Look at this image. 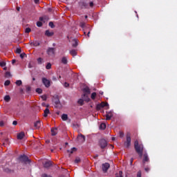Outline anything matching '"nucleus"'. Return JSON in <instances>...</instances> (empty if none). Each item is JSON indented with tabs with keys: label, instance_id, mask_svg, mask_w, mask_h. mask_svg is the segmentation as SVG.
I'll list each match as a JSON object with an SVG mask.
<instances>
[{
	"label": "nucleus",
	"instance_id": "nucleus-4",
	"mask_svg": "<svg viewBox=\"0 0 177 177\" xmlns=\"http://www.w3.org/2000/svg\"><path fill=\"white\" fill-rule=\"evenodd\" d=\"M42 82L44 84V85L46 86V88H49V86H50V80L43 77L42 78Z\"/></svg>",
	"mask_w": 177,
	"mask_h": 177
},
{
	"label": "nucleus",
	"instance_id": "nucleus-15",
	"mask_svg": "<svg viewBox=\"0 0 177 177\" xmlns=\"http://www.w3.org/2000/svg\"><path fill=\"white\" fill-rule=\"evenodd\" d=\"M143 156H144L143 162H149V156H147V153H144Z\"/></svg>",
	"mask_w": 177,
	"mask_h": 177
},
{
	"label": "nucleus",
	"instance_id": "nucleus-35",
	"mask_svg": "<svg viewBox=\"0 0 177 177\" xmlns=\"http://www.w3.org/2000/svg\"><path fill=\"white\" fill-rule=\"evenodd\" d=\"M78 103H79V104H81L82 106V104H84V99L79 100Z\"/></svg>",
	"mask_w": 177,
	"mask_h": 177
},
{
	"label": "nucleus",
	"instance_id": "nucleus-23",
	"mask_svg": "<svg viewBox=\"0 0 177 177\" xmlns=\"http://www.w3.org/2000/svg\"><path fill=\"white\" fill-rule=\"evenodd\" d=\"M49 114V109L46 108V110H44V117H48V115Z\"/></svg>",
	"mask_w": 177,
	"mask_h": 177
},
{
	"label": "nucleus",
	"instance_id": "nucleus-5",
	"mask_svg": "<svg viewBox=\"0 0 177 177\" xmlns=\"http://www.w3.org/2000/svg\"><path fill=\"white\" fill-rule=\"evenodd\" d=\"M99 145L101 149H104V147H107V141H106L104 139H102L100 140Z\"/></svg>",
	"mask_w": 177,
	"mask_h": 177
},
{
	"label": "nucleus",
	"instance_id": "nucleus-46",
	"mask_svg": "<svg viewBox=\"0 0 177 177\" xmlns=\"http://www.w3.org/2000/svg\"><path fill=\"white\" fill-rule=\"evenodd\" d=\"M4 124L5 123L3 122V121L0 122V127H3Z\"/></svg>",
	"mask_w": 177,
	"mask_h": 177
},
{
	"label": "nucleus",
	"instance_id": "nucleus-22",
	"mask_svg": "<svg viewBox=\"0 0 177 177\" xmlns=\"http://www.w3.org/2000/svg\"><path fill=\"white\" fill-rule=\"evenodd\" d=\"M62 63H63V64H67V57H62Z\"/></svg>",
	"mask_w": 177,
	"mask_h": 177
},
{
	"label": "nucleus",
	"instance_id": "nucleus-49",
	"mask_svg": "<svg viewBox=\"0 0 177 177\" xmlns=\"http://www.w3.org/2000/svg\"><path fill=\"white\" fill-rule=\"evenodd\" d=\"M17 124V121H13L12 124L16 125Z\"/></svg>",
	"mask_w": 177,
	"mask_h": 177
},
{
	"label": "nucleus",
	"instance_id": "nucleus-45",
	"mask_svg": "<svg viewBox=\"0 0 177 177\" xmlns=\"http://www.w3.org/2000/svg\"><path fill=\"white\" fill-rule=\"evenodd\" d=\"M6 77H10V72H6Z\"/></svg>",
	"mask_w": 177,
	"mask_h": 177
},
{
	"label": "nucleus",
	"instance_id": "nucleus-34",
	"mask_svg": "<svg viewBox=\"0 0 177 177\" xmlns=\"http://www.w3.org/2000/svg\"><path fill=\"white\" fill-rule=\"evenodd\" d=\"M96 97V93H93L91 94V99H93V100H94V99Z\"/></svg>",
	"mask_w": 177,
	"mask_h": 177
},
{
	"label": "nucleus",
	"instance_id": "nucleus-14",
	"mask_svg": "<svg viewBox=\"0 0 177 177\" xmlns=\"http://www.w3.org/2000/svg\"><path fill=\"white\" fill-rule=\"evenodd\" d=\"M82 99H83V100H85V102H89V100H90L89 97H88V94L87 93H84L82 95Z\"/></svg>",
	"mask_w": 177,
	"mask_h": 177
},
{
	"label": "nucleus",
	"instance_id": "nucleus-27",
	"mask_svg": "<svg viewBox=\"0 0 177 177\" xmlns=\"http://www.w3.org/2000/svg\"><path fill=\"white\" fill-rule=\"evenodd\" d=\"M100 129H106V124L102 123L100 126Z\"/></svg>",
	"mask_w": 177,
	"mask_h": 177
},
{
	"label": "nucleus",
	"instance_id": "nucleus-50",
	"mask_svg": "<svg viewBox=\"0 0 177 177\" xmlns=\"http://www.w3.org/2000/svg\"><path fill=\"white\" fill-rule=\"evenodd\" d=\"M12 64H15V63H16V59H12Z\"/></svg>",
	"mask_w": 177,
	"mask_h": 177
},
{
	"label": "nucleus",
	"instance_id": "nucleus-53",
	"mask_svg": "<svg viewBox=\"0 0 177 177\" xmlns=\"http://www.w3.org/2000/svg\"><path fill=\"white\" fill-rule=\"evenodd\" d=\"M39 2V0H35V3H38Z\"/></svg>",
	"mask_w": 177,
	"mask_h": 177
},
{
	"label": "nucleus",
	"instance_id": "nucleus-24",
	"mask_svg": "<svg viewBox=\"0 0 177 177\" xmlns=\"http://www.w3.org/2000/svg\"><path fill=\"white\" fill-rule=\"evenodd\" d=\"M84 92H85V93H86L88 95V93H91V91L89 90V88L86 87L84 88Z\"/></svg>",
	"mask_w": 177,
	"mask_h": 177
},
{
	"label": "nucleus",
	"instance_id": "nucleus-33",
	"mask_svg": "<svg viewBox=\"0 0 177 177\" xmlns=\"http://www.w3.org/2000/svg\"><path fill=\"white\" fill-rule=\"evenodd\" d=\"M25 32H26V33L31 32V28H26L25 29Z\"/></svg>",
	"mask_w": 177,
	"mask_h": 177
},
{
	"label": "nucleus",
	"instance_id": "nucleus-1",
	"mask_svg": "<svg viewBox=\"0 0 177 177\" xmlns=\"http://www.w3.org/2000/svg\"><path fill=\"white\" fill-rule=\"evenodd\" d=\"M134 147L136 149V151L138 153V154L139 155L140 158H142V157L143 156V149H145L142 144H139V141H138V140H136L134 142Z\"/></svg>",
	"mask_w": 177,
	"mask_h": 177
},
{
	"label": "nucleus",
	"instance_id": "nucleus-42",
	"mask_svg": "<svg viewBox=\"0 0 177 177\" xmlns=\"http://www.w3.org/2000/svg\"><path fill=\"white\" fill-rule=\"evenodd\" d=\"M26 56V53H21V55H20V58L21 59H24V57Z\"/></svg>",
	"mask_w": 177,
	"mask_h": 177
},
{
	"label": "nucleus",
	"instance_id": "nucleus-62",
	"mask_svg": "<svg viewBox=\"0 0 177 177\" xmlns=\"http://www.w3.org/2000/svg\"><path fill=\"white\" fill-rule=\"evenodd\" d=\"M29 68H31V65L29 64Z\"/></svg>",
	"mask_w": 177,
	"mask_h": 177
},
{
	"label": "nucleus",
	"instance_id": "nucleus-12",
	"mask_svg": "<svg viewBox=\"0 0 177 177\" xmlns=\"http://www.w3.org/2000/svg\"><path fill=\"white\" fill-rule=\"evenodd\" d=\"M111 117H113V112H108L106 115V120H111Z\"/></svg>",
	"mask_w": 177,
	"mask_h": 177
},
{
	"label": "nucleus",
	"instance_id": "nucleus-52",
	"mask_svg": "<svg viewBox=\"0 0 177 177\" xmlns=\"http://www.w3.org/2000/svg\"><path fill=\"white\" fill-rule=\"evenodd\" d=\"M145 171H146L147 172H149V171H150V169H149V168H145Z\"/></svg>",
	"mask_w": 177,
	"mask_h": 177
},
{
	"label": "nucleus",
	"instance_id": "nucleus-43",
	"mask_svg": "<svg viewBox=\"0 0 177 177\" xmlns=\"http://www.w3.org/2000/svg\"><path fill=\"white\" fill-rule=\"evenodd\" d=\"M80 27H82V28H84V27H85V24L84 22H80Z\"/></svg>",
	"mask_w": 177,
	"mask_h": 177
},
{
	"label": "nucleus",
	"instance_id": "nucleus-38",
	"mask_svg": "<svg viewBox=\"0 0 177 177\" xmlns=\"http://www.w3.org/2000/svg\"><path fill=\"white\" fill-rule=\"evenodd\" d=\"M36 92H37V93H42V89H41V88H37V89H36Z\"/></svg>",
	"mask_w": 177,
	"mask_h": 177
},
{
	"label": "nucleus",
	"instance_id": "nucleus-28",
	"mask_svg": "<svg viewBox=\"0 0 177 177\" xmlns=\"http://www.w3.org/2000/svg\"><path fill=\"white\" fill-rule=\"evenodd\" d=\"M30 45H33V46H39V43L38 41H36V42H32L30 43Z\"/></svg>",
	"mask_w": 177,
	"mask_h": 177
},
{
	"label": "nucleus",
	"instance_id": "nucleus-20",
	"mask_svg": "<svg viewBox=\"0 0 177 177\" xmlns=\"http://www.w3.org/2000/svg\"><path fill=\"white\" fill-rule=\"evenodd\" d=\"M4 100L5 102H6L7 103H8V102H10V95H6L4 97Z\"/></svg>",
	"mask_w": 177,
	"mask_h": 177
},
{
	"label": "nucleus",
	"instance_id": "nucleus-29",
	"mask_svg": "<svg viewBox=\"0 0 177 177\" xmlns=\"http://www.w3.org/2000/svg\"><path fill=\"white\" fill-rule=\"evenodd\" d=\"M21 84H23V82H21V80H17L16 82V85H17L18 86H20V85H21Z\"/></svg>",
	"mask_w": 177,
	"mask_h": 177
},
{
	"label": "nucleus",
	"instance_id": "nucleus-56",
	"mask_svg": "<svg viewBox=\"0 0 177 177\" xmlns=\"http://www.w3.org/2000/svg\"><path fill=\"white\" fill-rule=\"evenodd\" d=\"M91 34V32H88V34H87V37H89V35Z\"/></svg>",
	"mask_w": 177,
	"mask_h": 177
},
{
	"label": "nucleus",
	"instance_id": "nucleus-13",
	"mask_svg": "<svg viewBox=\"0 0 177 177\" xmlns=\"http://www.w3.org/2000/svg\"><path fill=\"white\" fill-rule=\"evenodd\" d=\"M24 136H25L24 132H21L17 135V139H19V140H21V139H23Z\"/></svg>",
	"mask_w": 177,
	"mask_h": 177
},
{
	"label": "nucleus",
	"instance_id": "nucleus-26",
	"mask_svg": "<svg viewBox=\"0 0 177 177\" xmlns=\"http://www.w3.org/2000/svg\"><path fill=\"white\" fill-rule=\"evenodd\" d=\"M115 177H122V171H120L118 173H116Z\"/></svg>",
	"mask_w": 177,
	"mask_h": 177
},
{
	"label": "nucleus",
	"instance_id": "nucleus-44",
	"mask_svg": "<svg viewBox=\"0 0 177 177\" xmlns=\"http://www.w3.org/2000/svg\"><path fill=\"white\" fill-rule=\"evenodd\" d=\"M70 84H68V83L65 82L64 84V86H65V88H68V86H69Z\"/></svg>",
	"mask_w": 177,
	"mask_h": 177
},
{
	"label": "nucleus",
	"instance_id": "nucleus-9",
	"mask_svg": "<svg viewBox=\"0 0 177 177\" xmlns=\"http://www.w3.org/2000/svg\"><path fill=\"white\" fill-rule=\"evenodd\" d=\"M34 127L36 129H39L41 128V120H37L34 123Z\"/></svg>",
	"mask_w": 177,
	"mask_h": 177
},
{
	"label": "nucleus",
	"instance_id": "nucleus-11",
	"mask_svg": "<svg viewBox=\"0 0 177 177\" xmlns=\"http://www.w3.org/2000/svg\"><path fill=\"white\" fill-rule=\"evenodd\" d=\"M51 135L52 136H56V135H57V129H51Z\"/></svg>",
	"mask_w": 177,
	"mask_h": 177
},
{
	"label": "nucleus",
	"instance_id": "nucleus-32",
	"mask_svg": "<svg viewBox=\"0 0 177 177\" xmlns=\"http://www.w3.org/2000/svg\"><path fill=\"white\" fill-rule=\"evenodd\" d=\"M0 66L1 67H5V66H6V62H0Z\"/></svg>",
	"mask_w": 177,
	"mask_h": 177
},
{
	"label": "nucleus",
	"instance_id": "nucleus-37",
	"mask_svg": "<svg viewBox=\"0 0 177 177\" xmlns=\"http://www.w3.org/2000/svg\"><path fill=\"white\" fill-rule=\"evenodd\" d=\"M49 26L51 28H55V25L53 24V22H50Z\"/></svg>",
	"mask_w": 177,
	"mask_h": 177
},
{
	"label": "nucleus",
	"instance_id": "nucleus-63",
	"mask_svg": "<svg viewBox=\"0 0 177 177\" xmlns=\"http://www.w3.org/2000/svg\"><path fill=\"white\" fill-rule=\"evenodd\" d=\"M101 95H103V92L100 93Z\"/></svg>",
	"mask_w": 177,
	"mask_h": 177
},
{
	"label": "nucleus",
	"instance_id": "nucleus-10",
	"mask_svg": "<svg viewBox=\"0 0 177 177\" xmlns=\"http://www.w3.org/2000/svg\"><path fill=\"white\" fill-rule=\"evenodd\" d=\"M48 55H55V48H50L47 50Z\"/></svg>",
	"mask_w": 177,
	"mask_h": 177
},
{
	"label": "nucleus",
	"instance_id": "nucleus-54",
	"mask_svg": "<svg viewBox=\"0 0 177 177\" xmlns=\"http://www.w3.org/2000/svg\"><path fill=\"white\" fill-rule=\"evenodd\" d=\"M90 6H93V2H90Z\"/></svg>",
	"mask_w": 177,
	"mask_h": 177
},
{
	"label": "nucleus",
	"instance_id": "nucleus-2",
	"mask_svg": "<svg viewBox=\"0 0 177 177\" xmlns=\"http://www.w3.org/2000/svg\"><path fill=\"white\" fill-rule=\"evenodd\" d=\"M124 146L127 149L128 147H129V146H131V133H129L127 134V140H126V142H124Z\"/></svg>",
	"mask_w": 177,
	"mask_h": 177
},
{
	"label": "nucleus",
	"instance_id": "nucleus-64",
	"mask_svg": "<svg viewBox=\"0 0 177 177\" xmlns=\"http://www.w3.org/2000/svg\"><path fill=\"white\" fill-rule=\"evenodd\" d=\"M48 10L50 12V10H50V9H48Z\"/></svg>",
	"mask_w": 177,
	"mask_h": 177
},
{
	"label": "nucleus",
	"instance_id": "nucleus-30",
	"mask_svg": "<svg viewBox=\"0 0 177 177\" xmlns=\"http://www.w3.org/2000/svg\"><path fill=\"white\" fill-rule=\"evenodd\" d=\"M75 164L81 162V159L80 158H76V159L75 160Z\"/></svg>",
	"mask_w": 177,
	"mask_h": 177
},
{
	"label": "nucleus",
	"instance_id": "nucleus-48",
	"mask_svg": "<svg viewBox=\"0 0 177 177\" xmlns=\"http://www.w3.org/2000/svg\"><path fill=\"white\" fill-rule=\"evenodd\" d=\"M43 100H46V95L41 96Z\"/></svg>",
	"mask_w": 177,
	"mask_h": 177
},
{
	"label": "nucleus",
	"instance_id": "nucleus-47",
	"mask_svg": "<svg viewBox=\"0 0 177 177\" xmlns=\"http://www.w3.org/2000/svg\"><path fill=\"white\" fill-rule=\"evenodd\" d=\"M37 62H38V63H42V59H41V58H39V59H37Z\"/></svg>",
	"mask_w": 177,
	"mask_h": 177
},
{
	"label": "nucleus",
	"instance_id": "nucleus-57",
	"mask_svg": "<svg viewBox=\"0 0 177 177\" xmlns=\"http://www.w3.org/2000/svg\"><path fill=\"white\" fill-rule=\"evenodd\" d=\"M3 70L6 71V70H8V68L4 67V68H3Z\"/></svg>",
	"mask_w": 177,
	"mask_h": 177
},
{
	"label": "nucleus",
	"instance_id": "nucleus-25",
	"mask_svg": "<svg viewBox=\"0 0 177 177\" xmlns=\"http://www.w3.org/2000/svg\"><path fill=\"white\" fill-rule=\"evenodd\" d=\"M75 148H73L70 150H68L67 152L69 153V154H73L74 153V151H75Z\"/></svg>",
	"mask_w": 177,
	"mask_h": 177
},
{
	"label": "nucleus",
	"instance_id": "nucleus-18",
	"mask_svg": "<svg viewBox=\"0 0 177 177\" xmlns=\"http://www.w3.org/2000/svg\"><path fill=\"white\" fill-rule=\"evenodd\" d=\"M50 165H52V162H50V161H47L44 163L45 168H49V167H50Z\"/></svg>",
	"mask_w": 177,
	"mask_h": 177
},
{
	"label": "nucleus",
	"instance_id": "nucleus-40",
	"mask_svg": "<svg viewBox=\"0 0 177 177\" xmlns=\"http://www.w3.org/2000/svg\"><path fill=\"white\" fill-rule=\"evenodd\" d=\"M137 177H142V171H139L137 174Z\"/></svg>",
	"mask_w": 177,
	"mask_h": 177
},
{
	"label": "nucleus",
	"instance_id": "nucleus-61",
	"mask_svg": "<svg viewBox=\"0 0 177 177\" xmlns=\"http://www.w3.org/2000/svg\"><path fill=\"white\" fill-rule=\"evenodd\" d=\"M32 81H35V77H33V78H32Z\"/></svg>",
	"mask_w": 177,
	"mask_h": 177
},
{
	"label": "nucleus",
	"instance_id": "nucleus-21",
	"mask_svg": "<svg viewBox=\"0 0 177 177\" xmlns=\"http://www.w3.org/2000/svg\"><path fill=\"white\" fill-rule=\"evenodd\" d=\"M70 54L72 56H77V51L75 50H72L70 51Z\"/></svg>",
	"mask_w": 177,
	"mask_h": 177
},
{
	"label": "nucleus",
	"instance_id": "nucleus-55",
	"mask_svg": "<svg viewBox=\"0 0 177 177\" xmlns=\"http://www.w3.org/2000/svg\"><path fill=\"white\" fill-rule=\"evenodd\" d=\"M39 20H40V21H42V20H44V18L40 17V18H39Z\"/></svg>",
	"mask_w": 177,
	"mask_h": 177
},
{
	"label": "nucleus",
	"instance_id": "nucleus-41",
	"mask_svg": "<svg viewBox=\"0 0 177 177\" xmlns=\"http://www.w3.org/2000/svg\"><path fill=\"white\" fill-rule=\"evenodd\" d=\"M16 53H21V48H17Z\"/></svg>",
	"mask_w": 177,
	"mask_h": 177
},
{
	"label": "nucleus",
	"instance_id": "nucleus-39",
	"mask_svg": "<svg viewBox=\"0 0 177 177\" xmlns=\"http://www.w3.org/2000/svg\"><path fill=\"white\" fill-rule=\"evenodd\" d=\"M51 67H52V64H48L46 65V68H47V70L50 69Z\"/></svg>",
	"mask_w": 177,
	"mask_h": 177
},
{
	"label": "nucleus",
	"instance_id": "nucleus-8",
	"mask_svg": "<svg viewBox=\"0 0 177 177\" xmlns=\"http://www.w3.org/2000/svg\"><path fill=\"white\" fill-rule=\"evenodd\" d=\"M72 44L73 46L75 47L78 45V40L77 39H69V42H73Z\"/></svg>",
	"mask_w": 177,
	"mask_h": 177
},
{
	"label": "nucleus",
	"instance_id": "nucleus-51",
	"mask_svg": "<svg viewBox=\"0 0 177 177\" xmlns=\"http://www.w3.org/2000/svg\"><path fill=\"white\" fill-rule=\"evenodd\" d=\"M120 136L122 138V136H124V133L120 132Z\"/></svg>",
	"mask_w": 177,
	"mask_h": 177
},
{
	"label": "nucleus",
	"instance_id": "nucleus-7",
	"mask_svg": "<svg viewBox=\"0 0 177 177\" xmlns=\"http://www.w3.org/2000/svg\"><path fill=\"white\" fill-rule=\"evenodd\" d=\"M77 140H79V142H80L81 143H84V142H85V136L80 134L77 136Z\"/></svg>",
	"mask_w": 177,
	"mask_h": 177
},
{
	"label": "nucleus",
	"instance_id": "nucleus-58",
	"mask_svg": "<svg viewBox=\"0 0 177 177\" xmlns=\"http://www.w3.org/2000/svg\"><path fill=\"white\" fill-rule=\"evenodd\" d=\"M112 140H115V138L113 137Z\"/></svg>",
	"mask_w": 177,
	"mask_h": 177
},
{
	"label": "nucleus",
	"instance_id": "nucleus-16",
	"mask_svg": "<svg viewBox=\"0 0 177 177\" xmlns=\"http://www.w3.org/2000/svg\"><path fill=\"white\" fill-rule=\"evenodd\" d=\"M45 34L47 37H52L54 33L53 31L46 30Z\"/></svg>",
	"mask_w": 177,
	"mask_h": 177
},
{
	"label": "nucleus",
	"instance_id": "nucleus-19",
	"mask_svg": "<svg viewBox=\"0 0 177 177\" xmlns=\"http://www.w3.org/2000/svg\"><path fill=\"white\" fill-rule=\"evenodd\" d=\"M62 121H67V120H68V116L67 115V114H63L62 115Z\"/></svg>",
	"mask_w": 177,
	"mask_h": 177
},
{
	"label": "nucleus",
	"instance_id": "nucleus-17",
	"mask_svg": "<svg viewBox=\"0 0 177 177\" xmlns=\"http://www.w3.org/2000/svg\"><path fill=\"white\" fill-rule=\"evenodd\" d=\"M106 106H109V103L102 102L100 105L97 106V109H100V107H106Z\"/></svg>",
	"mask_w": 177,
	"mask_h": 177
},
{
	"label": "nucleus",
	"instance_id": "nucleus-59",
	"mask_svg": "<svg viewBox=\"0 0 177 177\" xmlns=\"http://www.w3.org/2000/svg\"><path fill=\"white\" fill-rule=\"evenodd\" d=\"M132 161H133V158L131 159V164H132Z\"/></svg>",
	"mask_w": 177,
	"mask_h": 177
},
{
	"label": "nucleus",
	"instance_id": "nucleus-36",
	"mask_svg": "<svg viewBox=\"0 0 177 177\" xmlns=\"http://www.w3.org/2000/svg\"><path fill=\"white\" fill-rule=\"evenodd\" d=\"M37 27H42V22L37 21Z\"/></svg>",
	"mask_w": 177,
	"mask_h": 177
},
{
	"label": "nucleus",
	"instance_id": "nucleus-60",
	"mask_svg": "<svg viewBox=\"0 0 177 177\" xmlns=\"http://www.w3.org/2000/svg\"><path fill=\"white\" fill-rule=\"evenodd\" d=\"M85 19H88V16L87 15L85 16Z\"/></svg>",
	"mask_w": 177,
	"mask_h": 177
},
{
	"label": "nucleus",
	"instance_id": "nucleus-3",
	"mask_svg": "<svg viewBox=\"0 0 177 177\" xmlns=\"http://www.w3.org/2000/svg\"><path fill=\"white\" fill-rule=\"evenodd\" d=\"M109 168H110V164L108 162H105L102 165V169L103 172H107V171H109Z\"/></svg>",
	"mask_w": 177,
	"mask_h": 177
},
{
	"label": "nucleus",
	"instance_id": "nucleus-6",
	"mask_svg": "<svg viewBox=\"0 0 177 177\" xmlns=\"http://www.w3.org/2000/svg\"><path fill=\"white\" fill-rule=\"evenodd\" d=\"M19 160L21 161V162H24L25 164H27V162H30V160L26 156H20L19 157Z\"/></svg>",
	"mask_w": 177,
	"mask_h": 177
},
{
	"label": "nucleus",
	"instance_id": "nucleus-31",
	"mask_svg": "<svg viewBox=\"0 0 177 177\" xmlns=\"http://www.w3.org/2000/svg\"><path fill=\"white\" fill-rule=\"evenodd\" d=\"M4 85H5V86H8L10 85V81H9V80L6 81L4 83Z\"/></svg>",
	"mask_w": 177,
	"mask_h": 177
}]
</instances>
